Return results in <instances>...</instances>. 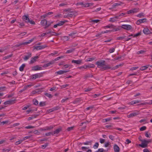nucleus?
<instances>
[{"instance_id": "1", "label": "nucleus", "mask_w": 152, "mask_h": 152, "mask_svg": "<svg viewBox=\"0 0 152 152\" xmlns=\"http://www.w3.org/2000/svg\"><path fill=\"white\" fill-rule=\"evenodd\" d=\"M105 61H97L96 64L97 65V67L100 68L102 71H104L108 69L111 68V67L108 65H107L105 64Z\"/></svg>"}, {"instance_id": "2", "label": "nucleus", "mask_w": 152, "mask_h": 152, "mask_svg": "<svg viewBox=\"0 0 152 152\" xmlns=\"http://www.w3.org/2000/svg\"><path fill=\"white\" fill-rule=\"evenodd\" d=\"M151 140H144L142 141V142L141 144H139V146L143 148H146L147 147L148 144L151 142Z\"/></svg>"}, {"instance_id": "3", "label": "nucleus", "mask_w": 152, "mask_h": 152, "mask_svg": "<svg viewBox=\"0 0 152 152\" xmlns=\"http://www.w3.org/2000/svg\"><path fill=\"white\" fill-rule=\"evenodd\" d=\"M42 76V73H37L32 75L31 77V79L34 80L36 78L41 77Z\"/></svg>"}, {"instance_id": "4", "label": "nucleus", "mask_w": 152, "mask_h": 152, "mask_svg": "<svg viewBox=\"0 0 152 152\" xmlns=\"http://www.w3.org/2000/svg\"><path fill=\"white\" fill-rule=\"evenodd\" d=\"M121 28L127 30H131L132 28V26L129 25L123 24L121 26Z\"/></svg>"}, {"instance_id": "5", "label": "nucleus", "mask_w": 152, "mask_h": 152, "mask_svg": "<svg viewBox=\"0 0 152 152\" xmlns=\"http://www.w3.org/2000/svg\"><path fill=\"white\" fill-rule=\"evenodd\" d=\"M67 20L59 21L56 24L54 25L53 27L54 28H56L58 26H61L63 25L65 23L67 22Z\"/></svg>"}, {"instance_id": "6", "label": "nucleus", "mask_w": 152, "mask_h": 152, "mask_svg": "<svg viewBox=\"0 0 152 152\" xmlns=\"http://www.w3.org/2000/svg\"><path fill=\"white\" fill-rule=\"evenodd\" d=\"M54 127V126H47L44 128L41 129V130L42 131L50 130H52Z\"/></svg>"}, {"instance_id": "7", "label": "nucleus", "mask_w": 152, "mask_h": 152, "mask_svg": "<svg viewBox=\"0 0 152 152\" xmlns=\"http://www.w3.org/2000/svg\"><path fill=\"white\" fill-rule=\"evenodd\" d=\"M139 113L138 111H134V112L131 113L129 115H127V117L129 118L132 117L136 116L137 115H138Z\"/></svg>"}, {"instance_id": "8", "label": "nucleus", "mask_w": 152, "mask_h": 152, "mask_svg": "<svg viewBox=\"0 0 152 152\" xmlns=\"http://www.w3.org/2000/svg\"><path fill=\"white\" fill-rule=\"evenodd\" d=\"M139 11V8H134L132 10H129L127 12V13L131 14V13H136L138 12Z\"/></svg>"}, {"instance_id": "9", "label": "nucleus", "mask_w": 152, "mask_h": 152, "mask_svg": "<svg viewBox=\"0 0 152 152\" xmlns=\"http://www.w3.org/2000/svg\"><path fill=\"white\" fill-rule=\"evenodd\" d=\"M38 58L39 56H35L31 58L30 61H29V64H31L35 63Z\"/></svg>"}, {"instance_id": "10", "label": "nucleus", "mask_w": 152, "mask_h": 152, "mask_svg": "<svg viewBox=\"0 0 152 152\" xmlns=\"http://www.w3.org/2000/svg\"><path fill=\"white\" fill-rule=\"evenodd\" d=\"M41 24L43 26H47L45 28V29L49 26V25H47V21L45 19H44L41 20L40 22Z\"/></svg>"}, {"instance_id": "11", "label": "nucleus", "mask_w": 152, "mask_h": 152, "mask_svg": "<svg viewBox=\"0 0 152 152\" xmlns=\"http://www.w3.org/2000/svg\"><path fill=\"white\" fill-rule=\"evenodd\" d=\"M146 19L144 18L137 20L136 22V23L137 25H140V23H144L146 21Z\"/></svg>"}, {"instance_id": "12", "label": "nucleus", "mask_w": 152, "mask_h": 152, "mask_svg": "<svg viewBox=\"0 0 152 152\" xmlns=\"http://www.w3.org/2000/svg\"><path fill=\"white\" fill-rule=\"evenodd\" d=\"M15 99H10L7 101L5 102L4 104L5 105L11 104L15 102Z\"/></svg>"}, {"instance_id": "13", "label": "nucleus", "mask_w": 152, "mask_h": 152, "mask_svg": "<svg viewBox=\"0 0 152 152\" xmlns=\"http://www.w3.org/2000/svg\"><path fill=\"white\" fill-rule=\"evenodd\" d=\"M82 60L79 59L77 60H72V63H75L77 64H80L82 63Z\"/></svg>"}, {"instance_id": "14", "label": "nucleus", "mask_w": 152, "mask_h": 152, "mask_svg": "<svg viewBox=\"0 0 152 152\" xmlns=\"http://www.w3.org/2000/svg\"><path fill=\"white\" fill-rule=\"evenodd\" d=\"M42 68L39 66L38 65H36L33 66L32 68V70L34 71H37L42 70Z\"/></svg>"}, {"instance_id": "15", "label": "nucleus", "mask_w": 152, "mask_h": 152, "mask_svg": "<svg viewBox=\"0 0 152 152\" xmlns=\"http://www.w3.org/2000/svg\"><path fill=\"white\" fill-rule=\"evenodd\" d=\"M118 19V16H116L113 17L111 18H110L109 21L111 22H114Z\"/></svg>"}, {"instance_id": "16", "label": "nucleus", "mask_w": 152, "mask_h": 152, "mask_svg": "<svg viewBox=\"0 0 152 152\" xmlns=\"http://www.w3.org/2000/svg\"><path fill=\"white\" fill-rule=\"evenodd\" d=\"M22 19L23 21L26 23H28L29 22V19L28 15H24L22 17Z\"/></svg>"}, {"instance_id": "17", "label": "nucleus", "mask_w": 152, "mask_h": 152, "mask_svg": "<svg viewBox=\"0 0 152 152\" xmlns=\"http://www.w3.org/2000/svg\"><path fill=\"white\" fill-rule=\"evenodd\" d=\"M144 33L145 34H148L151 33V32L149 29L147 28H144L143 31Z\"/></svg>"}, {"instance_id": "18", "label": "nucleus", "mask_w": 152, "mask_h": 152, "mask_svg": "<svg viewBox=\"0 0 152 152\" xmlns=\"http://www.w3.org/2000/svg\"><path fill=\"white\" fill-rule=\"evenodd\" d=\"M28 55L25 56L23 58L24 61H26L29 59L31 56V53H27Z\"/></svg>"}, {"instance_id": "19", "label": "nucleus", "mask_w": 152, "mask_h": 152, "mask_svg": "<svg viewBox=\"0 0 152 152\" xmlns=\"http://www.w3.org/2000/svg\"><path fill=\"white\" fill-rule=\"evenodd\" d=\"M69 71H66V70H60L59 71L56 72H55L56 74L57 75H62L65 73L68 72Z\"/></svg>"}, {"instance_id": "20", "label": "nucleus", "mask_w": 152, "mask_h": 152, "mask_svg": "<svg viewBox=\"0 0 152 152\" xmlns=\"http://www.w3.org/2000/svg\"><path fill=\"white\" fill-rule=\"evenodd\" d=\"M54 63V61H53V60L52 61L49 62V63L46 64H44L43 66V67H46L49 66H50V65L53 64Z\"/></svg>"}, {"instance_id": "21", "label": "nucleus", "mask_w": 152, "mask_h": 152, "mask_svg": "<svg viewBox=\"0 0 152 152\" xmlns=\"http://www.w3.org/2000/svg\"><path fill=\"white\" fill-rule=\"evenodd\" d=\"M62 130V128L61 127H60L56 129L55 131H54L53 133V135L55 134H58L60 132H61Z\"/></svg>"}, {"instance_id": "22", "label": "nucleus", "mask_w": 152, "mask_h": 152, "mask_svg": "<svg viewBox=\"0 0 152 152\" xmlns=\"http://www.w3.org/2000/svg\"><path fill=\"white\" fill-rule=\"evenodd\" d=\"M114 150L115 152H119L120 151V148L116 144L114 145Z\"/></svg>"}, {"instance_id": "23", "label": "nucleus", "mask_w": 152, "mask_h": 152, "mask_svg": "<svg viewBox=\"0 0 152 152\" xmlns=\"http://www.w3.org/2000/svg\"><path fill=\"white\" fill-rule=\"evenodd\" d=\"M92 141L91 140L86 141L85 142H83L81 143V145H91L92 144Z\"/></svg>"}, {"instance_id": "24", "label": "nucleus", "mask_w": 152, "mask_h": 152, "mask_svg": "<svg viewBox=\"0 0 152 152\" xmlns=\"http://www.w3.org/2000/svg\"><path fill=\"white\" fill-rule=\"evenodd\" d=\"M93 4L92 3H87L85 4H84V6L83 7H87L89 6H92L93 5Z\"/></svg>"}, {"instance_id": "25", "label": "nucleus", "mask_w": 152, "mask_h": 152, "mask_svg": "<svg viewBox=\"0 0 152 152\" xmlns=\"http://www.w3.org/2000/svg\"><path fill=\"white\" fill-rule=\"evenodd\" d=\"M123 4V3L122 2H118V3H114L113 5L112 6H113V7H114L117 6L121 5L122 4Z\"/></svg>"}, {"instance_id": "26", "label": "nucleus", "mask_w": 152, "mask_h": 152, "mask_svg": "<svg viewBox=\"0 0 152 152\" xmlns=\"http://www.w3.org/2000/svg\"><path fill=\"white\" fill-rule=\"evenodd\" d=\"M149 66V65H147L146 66H143L141 67L140 68V70L141 71H143L144 70L146 69H147L148 67Z\"/></svg>"}, {"instance_id": "27", "label": "nucleus", "mask_w": 152, "mask_h": 152, "mask_svg": "<svg viewBox=\"0 0 152 152\" xmlns=\"http://www.w3.org/2000/svg\"><path fill=\"white\" fill-rule=\"evenodd\" d=\"M140 102V101L139 100H133L131 102L129 103V104H130L133 105L136 103H139Z\"/></svg>"}, {"instance_id": "28", "label": "nucleus", "mask_w": 152, "mask_h": 152, "mask_svg": "<svg viewBox=\"0 0 152 152\" xmlns=\"http://www.w3.org/2000/svg\"><path fill=\"white\" fill-rule=\"evenodd\" d=\"M113 27V25L111 24H109L106 26L103 27V28L104 29H106L107 28H112Z\"/></svg>"}, {"instance_id": "29", "label": "nucleus", "mask_w": 152, "mask_h": 152, "mask_svg": "<svg viewBox=\"0 0 152 152\" xmlns=\"http://www.w3.org/2000/svg\"><path fill=\"white\" fill-rule=\"evenodd\" d=\"M33 86V85L32 83H31L29 85L25 86H24V88L26 90L27 89L31 88V86Z\"/></svg>"}, {"instance_id": "30", "label": "nucleus", "mask_w": 152, "mask_h": 152, "mask_svg": "<svg viewBox=\"0 0 152 152\" xmlns=\"http://www.w3.org/2000/svg\"><path fill=\"white\" fill-rule=\"evenodd\" d=\"M12 56V54H11L10 55H8L7 56H6L4 57L3 58V60H5L7 59H9Z\"/></svg>"}, {"instance_id": "31", "label": "nucleus", "mask_w": 152, "mask_h": 152, "mask_svg": "<svg viewBox=\"0 0 152 152\" xmlns=\"http://www.w3.org/2000/svg\"><path fill=\"white\" fill-rule=\"evenodd\" d=\"M52 33H53V32H51L50 31H49L46 32L45 33H43L42 34H41L40 36L41 37H43L45 36L47 34H51Z\"/></svg>"}, {"instance_id": "32", "label": "nucleus", "mask_w": 152, "mask_h": 152, "mask_svg": "<svg viewBox=\"0 0 152 152\" xmlns=\"http://www.w3.org/2000/svg\"><path fill=\"white\" fill-rule=\"evenodd\" d=\"M74 14V13L73 12H69L68 13V14L66 16H65V15H64V17H71Z\"/></svg>"}, {"instance_id": "33", "label": "nucleus", "mask_w": 152, "mask_h": 152, "mask_svg": "<svg viewBox=\"0 0 152 152\" xmlns=\"http://www.w3.org/2000/svg\"><path fill=\"white\" fill-rule=\"evenodd\" d=\"M25 66V64H23L19 67V69L20 71H22L23 70L24 67Z\"/></svg>"}, {"instance_id": "34", "label": "nucleus", "mask_w": 152, "mask_h": 152, "mask_svg": "<svg viewBox=\"0 0 152 152\" xmlns=\"http://www.w3.org/2000/svg\"><path fill=\"white\" fill-rule=\"evenodd\" d=\"M68 4V3L67 2H65V3H62L60 4L59 5V6L60 7H64L66 6Z\"/></svg>"}, {"instance_id": "35", "label": "nucleus", "mask_w": 152, "mask_h": 152, "mask_svg": "<svg viewBox=\"0 0 152 152\" xmlns=\"http://www.w3.org/2000/svg\"><path fill=\"white\" fill-rule=\"evenodd\" d=\"M75 5L77 6L81 5V7H83L84 3L83 2H79L76 3Z\"/></svg>"}, {"instance_id": "36", "label": "nucleus", "mask_w": 152, "mask_h": 152, "mask_svg": "<svg viewBox=\"0 0 152 152\" xmlns=\"http://www.w3.org/2000/svg\"><path fill=\"white\" fill-rule=\"evenodd\" d=\"M99 145V143L97 142H96L95 144L94 145L93 148L94 149H96L98 148Z\"/></svg>"}, {"instance_id": "37", "label": "nucleus", "mask_w": 152, "mask_h": 152, "mask_svg": "<svg viewBox=\"0 0 152 152\" xmlns=\"http://www.w3.org/2000/svg\"><path fill=\"white\" fill-rule=\"evenodd\" d=\"M1 124L2 125H4V124H10V122L8 121H5L1 122Z\"/></svg>"}, {"instance_id": "38", "label": "nucleus", "mask_w": 152, "mask_h": 152, "mask_svg": "<svg viewBox=\"0 0 152 152\" xmlns=\"http://www.w3.org/2000/svg\"><path fill=\"white\" fill-rule=\"evenodd\" d=\"M113 29L110 31H117L119 30V29L118 28H116L113 25V28H112Z\"/></svg>"}, {"instance_id": "39", "label": "nucleus", "mask_w": 152, "mask_h": 152, "mask_svg": "<svg viewBox=\"0 0 152 152\" xmlns=\"http://www.w3.org/2000/svg\"><path fill=\"white\" fill-rule=\"evenodd\" d=\"M79 68L80 69H86L87 68H89V66H88V65H85L83 66L80 67H79Z\"/></svg>"}, {"instance_id": "40", "label": "nucleus", "mask_w": 152, "mask_h": 152, "mask_svg": "<svg viewBox=\"0 0 152 152\" xmlns=\"http://www.w3.org/2000/svg\"><path fill=\"white\" fill-rule=\"evenodd\" d=\"M33 40H34V39H31L29 40L27 42H24L22 44L27 45V44H29L30 43H31L33 41Z\"/></svg>"}, {"instance_id": "41", "label": "nucleus", "mask_w": 152, "mask_h": 152, "mask_svg": "<svg viewBox=\"0 0 152 152\" xmlns=\"http://www.w3.org/2000/svg\"><path fill=\"white\" fill-rule=\"evenodd\" d=\"M37 115H34L31 117H29L28 119V121H30L31 120H32L34 118H35L37 117Z\"/></svg>"}, {"instance_id": "42", "label": "nucleus", "mask_w": 152, "mask_h": 152, "mask_svg": "<svg viewBox=\"0 0 152 152\" xmlns=\"http://www.w3.org/2000/svg\"><path fill=\"white\" fill-rule=\"evenodd\" d=\"M145 137H147L150 138L151 137L150 133L148 132H145Z\"/></svg>"}, {"instance_id": "43", "label": "nucleus", "mask_w": 152, "mask_h": 152, "mask_svg": "<svg viewBox=\"0 0 152 152\" xmlns=\"http://www.w3.org/2000/svg\"><path fill=\"white\" fill-rule=\"evenodd\" d=\"M23 141L22 140H19L16 142L15 143V144L16 145H18L21 143Z\"/></svg>"}, {"instance_id": "44", "label": "nucleus", "mask_w": 152, "mask_h": 152, "mask_svg": "<svg viewBox=\"0 0 152 152\" xmlns=\"http://www.w3.org/2000/svg\"><path fill=\"white\" fill-rule=\"evenodd\" d=\"M33 104L35 105H37L38 104L39 102L36 99H34L33 100Z\"/></svg>"}, {"instance_id": "45", "label": "nucleus", "mask_w": 152, "mask_h": 152, "mask_svg": "<svg viewBox=\"0 0 152 152\" xmlns=\"http://www.w3.org/2000/svg\"><path fill=\"white\" fill-rule=\"evenodd\" d=\"M80 99H76V100L73 101V103L75 104H77L79 103V101H80Z\"/></svg>"}, {"instance_id": "46", "label": "nucleus", "mask_w": 152, "mask_h": 152, "mask_svg": "<svg viewBox=\"0 0 152 152\" xmlns=\"http://www.w3.org/2000/svg\"><path fill=\"white\" fill-rule=\"evenodd\" d=\"M152 104V100L150 101V102H145L144 103H142L141 104Z\"/></svg>"}, {"instance_id": "47", "label": "nucleus", "mask_w": 152, "mask_h": 152, "mask_svg": "<svg viewBox=\"0 0 152 152\" xmlns=\"http://www.w3.org/2000/svg\"><path fill=\"white\" fill-rule=\"evenodd\" d=\"M115 48H110L109 52L110 53L114 52L115 51Z\"/></svg>"}, {"instance_id": "48", "label": "nucleus", "mask_w": 152, "mask_h": 152, "mask_svg": "<svg viewBox=\"0 0 152 152\" xmlns=\"http://www.w3.org/2000/svg\"><path fill=\"white\" fill-rule=\"evenodd\" d=\"M45 95L46 96L48 97L49 98H51L52 96L50 94L46 93L45 94Z\"/></svg>"}, {"instance_id": "49", "label": "nucleus", "mask_w": 152, "mask_h": 152, "mask_svg": "<svg viewBox=\"0 0 152 152\" xmlns=\"http://www.w3.org/2000/svg\"><path fill=\"white\" fill-rule=\"evenodd\" d=\"M75 33H72L69 35V37H71L72 38H74L75 37Z\"/></svg>"}, {"instance_id": "50", "label": "nucleus", "mask_w": 152, "mask_h": 152, "mask_svg": "<svg viewBox=\"0 0 152 152\" xmlns=\"http://www.w3.org/2000/svg\"><path fill=\"white\" fill-rule=\"evenodd\" d=\"M99 21V20L98 19L92 20L91 22L93 23H97Z\"/></svg>"}, {"instance_id": "51", "label": "nucleus", "mask_w": 152, "mask_h": 152, "mask_svg": "<svg viewBox=\"0 0 152 152\" xmlns=\"http://www.w3.org/2000/svg\"><path fill=\"white\" fill-rule=\"evenodd\" d=\"M146 129V127L145 126H143L140 128V131H143L145 130Z\"/></svg>"}, {"instance_id": "52", "label": "nucleus", "mask_w": 152, "mask_h": 152, "mask_svg": "<svg viewBox=\"0 0 152 152\" xmlns=\"http://www.w3.org/2000/svg\"><path fill=\"white\" fill-rule=\"evenodd\" d=\"M111 120V118H105V119H104L103 120V121L104 122H105L110 121Z\"/></svg>"}, {"instance_id": "53", "label": "nucleus", "mask_w": 152, "mask_h": 152, "mask_svg": "<svg viewBox=\"0 0 152 152\" xmlns=\"http://www.w3.org/2000/svg\"><path fill=\"white\" fill-rule=\"evenodd\" d=\"M53 135V132H49L48 133H46L45 134V135L46 136H50V135Z\"/></svg>"}, {"instance_id": "54", "label": "nucleus", "mask_w": 152, "mask_h": 152, "mask_svg": "<svg viewBox=\"0 0 152 152\" xmlns=\"http://www.w3.org/2000/svg\"><path fill=\"white\" fill-rule=\"evenodd\" d=\"M74 50V49H71L70 50H67L66 52V53H72L73 51Z\"/></svg>"}, {"instance_id": "55", "label": "nucleus", "mask_w": 152, "mask_h": 152, "mask_svg": "<svg viewBox=\"0 0 152 152\" xmlns=\"http://www.w3.org/2000/svg\"><path fill=\"white\" fill-rule=\"evenodd\" d=\"M94 60L93 58H88L86 59V61H91Z\"/></svg>"}, {"instance_id": "56", "label": "nucleus", "mask_w": 152, "mask_h": 152, "mask_svg": "<svg viewBox=\"0 0 152 152\" xmlns=\"http://www.w3.org/2000/svg\"><path fill=\"white\" fill-rule=\"evenodd\" d=\"M34 128V127L32 126H26L25 127V128L26 129H30L33 128Z\"/></svg>"}, {"instance_id": "57", "label": "nucleus", "mask_w": 152, "mask_h": 152, "mask_svg": "<svg viewBox=\"0 0 152 152\" xmlns=\"http://www.w3.org/2000/svg\"><path fill=\"white\" fill-rule=\"evenodd\" d=\"M89 147H86L83 146L81 147V149L83 151H86V149H88Z\"/></svg>"}, {"instance_id": "58", "label": "nucleus", "mask_w": 152, "mask_h": 152, "mask_svg": "<svg viewBox=\"0 0 152 152\" xmlns=\"http://www.w3.org/2000/svg\"><path fill=\"white\" fill-rule=\"evenodd\" d=\"M137 17L140 18L141 17H142L143 16V13H141L139 14H138L137 15Z\"/></svg>"}, {"instance_id": "59", "label": "nucleus", "mask_w": 152, "mask_h": 152, "mask_svg": "<svg viewBox=\"0 0 152 152\" xmlns=\"http://www.w3.org/2000/svg\"><path fill=\"white\" fill-rule=\"evenodd\" d=\"M88 65V66H89V68H92L94 67L95 66L94 64H90Z\"/></svg>"}, {"instance_id": "60", "label": "nucleus", "mask_w": 152, "mask_h": 152, "mask_svg": "<svg viewBox=\"0 0 152 152\" xmlns=\"http://www.w3.org/2000/svg\"><path fill=\"white\" fill-rule=\"evenodd\" d=\"M39 105L40 106H43L45 105V103L44 102H40L39 103Z\"/></svg>"}, {"instance_id": "61", "label": "nucleus", "mask_w": 152, "mask_h": 152, "mask_svg": "<svg viewBox=\"0 0 152 152\" xmlns=\"http://www.w3.org/2000/svg\"><path fill=\"white\" fill-rule=\"evenodd\" d=\"M24 26V24L23 23H19L18 25V26L20 28Z\"/></svg>"}, {"instance_id": "62", "label": "nucleus", "mask_w": 152, "mask_h": 152, "mask_svg": "<svg viewBox=\"0 0 152 152\" xmlns=\"http://www.w3.org/2000/svg\"><path fill=\"white\" fill-rule=\"evenodd\" d=\"M92 89V88H88L84 89V91L85 92H88L91 91Z\"/></svg>"}, {"instance_id": "63", "label": "nucleus", "mask_w": 152, "mask_h": 152, "mask_svg": "<svg viewBox=\"0 0 152 152\" xmlns=\"http://www.w3.org/2000/svg\"><path fill=\"white\" fill-rule=\"evenodd\" d=\"M97 151V152H104V150L102 148H99Z\"/></svg>"}, {"instance_id": "64", "label": "nucleus", "mask_w": 152, "mask_h": 152, "mask_svg": "<svg viewBox=\"0 0 152 152\" xmlns=\"http://www.w3.org/2000/svg\"><path fill=\"white\" fill-rule=\"evenodd\" d=\"M73 126L69 127L67 129V130L68 131H69L71 130H72L73 129Z\"/></svg>"}]
</instances>
